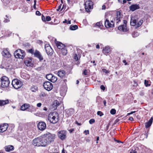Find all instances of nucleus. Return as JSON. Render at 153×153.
I'll return each mask as SVG.
<instances>
[{
  "mask_svg": "<svg viewBox=\"0 0 153 153\" xmlns=\"http://www.w3.org/2000/svg\"><path fill=\"white\" fill-rule=\"evenodd\" d=\"M37 127L39 130L41 131H43L46 128V124L44 122H40L38 123Z\"/></svg>",
  "mask_w": 153,
  "mask_h": 153,
  "instance_id": "nucleus-12",
  "label": "nucleus"
},
{
  "mask_svg": "<svg viewBox=\"0 0 153 153\" xmlns=\"http://www.w3.org/2000/svg\"><path fill=\"white\" fill-rule=\"evenodd\" d=\"M110 23L109 20L106 19L105 22V27L107 28L113 27L114 26V23L113 21H111Z\"/></svg>",
  "mask_w": 153,
  "mask_h": 153,
  "instance_id": "nucleus-15",
  "label": "nucleus"
},
{
  "mask_svg": "<svg viewBox=\"0 0 153 153\" xmlns=\"http://www.w3.org/2000/svg\"><path fill=\"white\" fill-rule=\"evenodd\" d=\"M111 51V49L108 46H106L103 49L102 51V52L105 54H106L109 52H110Z\"/></svg>",
  "mask_w": 153,
  "mask_h": 153,
  "instance_id": "nucleus-23",
  "label": "nucleus"
},
{
  "mask_svg": "<svg viewBox=\"0 0 153 153\" xmlns=\"http://www.w3.org/2000/svg\"><path fill=\"white\" fill-rule=\"evenodd\" d=\"M42 105V104L41 103H39L37 104V106L38 107H40Z\"/></svg>",
  "mask_w": 153,
  "mask_h": 153,
  "instance_id": "nucleus-52",
  "label": "nucleus"
},
{
  "mask_svg": "<svg viewBox=\"0 0 153 153\" xmlns=\"http://www.w3.org/2000/svg\"><path fill=\"white\" fill-rule=\"evenodd\" d=\"M46 95L45 94L44 92H41L40 94V96L41 97H44L46 96Z\"/></svg>",
  "mask_w": 153,
  "mask_h": 153,
  "instance_id": "nucleus-45",
  "label": "nucleus"
},
{
  "mask_svg": "<svg viewBox=\"0 0 153 153\" xmlns=\"http://www.w3.org/2000/svg\"><path fill=\"white\" fill-rule=\"evenodd\" d=\"M102 23L100 22L97 23L96 24V26L98 27L99 28L101 27V25Z\"/></svg>",
  "mask_w": 153,
  "mask_h": 153,
  "instance_id": "nucleus-42",
  "label": "nucleus"
},
{
  "mask_svg": "<svg viewBox=\"0 0 153 153\" xmlns=\"http://www.w3.org/2000/svg\"><path fill=\"white\" fill-rule=\"evenodd\" d=\"M143 22L142 20H139L136 16H131L130 25L132 26H136L137 27H139L142 25Z\"/></svg>",
  "mask_w": 153,
  "mask_h": 153,
  "instance_id": "nucleus-3",
  "label": "nucleus"
},
{
  "mask_svg": "<svg viewBox=\"0 0 153 153\" xmlns=\"http://www.w3.org/2000/svg\"><path fill=\"white\" fill-rule=\"evenodd\" d=\"M51 20V17L49 16H47L46 17V21H49Z\"/></svg>",
  "mask_w": 153,
  "mask_h": 153,
  "instance_id": "nucleus-40",
  "label": "nucleus"
},
{
  "mask_svg": "<svg viewBox=\"0 0 153 153\" xmlns=\"http://www.w3.org/2000/svg\"><path fill=\"white\" fill-rule=\"evenodd\" d=\"M61 53L63 55H66L67 53V51L66 48L65 47L61 49Z\"/></svg>",
  "mask_w": 153,
  "mask_h": 153,
  "instance_id": "nucleus-28",
  "label": "nucleus"
},
{
  "mask_svg": "<svg viewBox=\"0 0 153 153\" xmlns=\"http://www.w3.org/2000/svg\"><path fill=\"white\" fill-rule=\"evenodd\" d=\"M42 20L44 22L46 21V19H45V17L43 15H42Z\"/></svg>",
  "mask_w": 153,
  "mask_h": 153,
  "instance_id": "nucleus-49",
  "label": "nucleus"
},
{
  "mask_svg": "<svg viewBox=\"0 0 153 153\" xmlns=\"http://www.w3.org/2000/svg\"><path fill=\"white\" fill-rule=\"evenodd\" d=\"M133 37H136L139 35L138 33L137 32H134L132 34Z\"/></svg>",
  "mask_w": 153,
  "mask_h": 153,
  "instance_id": "nucleus-36",
  "label": "nucleus"
},
{
  "mask_svg": "<svg viewBox=\"0 0 153 153\" xmlns=\"http://www.w3.org/2000/svg\"><path fill=\"white\" fill-rule=\"evenodd\" d=\"M130 9L133 11L140 8L139 5L137 4H132L129 7Z\"/></svg>",
  "mask_w": 153,
  "mask_h": 153,
  "instance_id": "nucleus-21",
  "label": "nucleus"
},
{
  "mask_svg": "<svg viewBox=\"0 0 153 153\" xmlns=\"http://www.w3.org/2000/svg\"><path fill=\"white\" fill-rule=\"evenodd\" d=\"M116 113V110L114 109H112L110 111V113L112 114H114Z\"/></svg>",
  "mask_w": 153,
  "mask_h": 153,
  "instance_id": "nucleus-37",
  "label": "nucleus"
},
{
  "mask_svg": "<svg viewBox=\"0 0 153 153\" xmlns=\"http://www.w3.org/2000/svg\"><path fill=\"white\" fill-rule=\"evenodd\" d=\"M29 106V104H24L21 106V110L22 111H25L26 109H27Z\"/></svg>",
  "mask_w": 153,
  "mask_h": 153,
  "instance_id": "nucleus-26",
  "label": "nucleus"
},
{
  "mask_svg": "<svg viewBox=\"0 0 153 153\" xmlns=\"http://www.w3.org/2000/svg\"><path fill=\"white\" fill-rule=\"evenodd\" d=\"M123 15L121 14V13L120 11H117L116 12V17H115V20H116L117 23L120 21V19L122 18Z\"/></svg>",
  "mask_w": 153,
  "mask_h": 153,
  "instance_id": "nucleus-16",
  "label": "nucleus"
},
{
  "mask_svg": "<svg viewBox=\"0 0 153 153\" xmlns=\"http://www.w3.org/2000/svg\"><path fill=\"white\" fill-rule=\"evenodd\" d=\"M74 59L76 60L77 61L78 59V58L77 56V55L76 54H75L74 56Z\"/></svg>",
  "mask_w": 153,
  "mask_h": 153,
  "instance_id": "nucleus-47",
  "label": "nucleus"
},
{
  "mask_svg": "<svg viewBox=\"0 0 153 153\" xmlns=\"http://www.w3.org/2000/svg\"><path fill=\"white\" fill-rule=\"evenodd\" d=\"M47 109H48L46 107H44L43 108V110L44 111H46L47 110Z\"/></svg>",
  "mask_w": 153,
  "mask_h": 153,
  "instance_id": "nucleus-61",
  "label": "nucleus"
},
{
  "mask_svg": "<svg viewBox=\"0 0 153 153\" xmlns=\"http://www.w3.org/2000/svg\"><path fill=\"white\" fill-rule=\"evenodd\" d=\"M134 82L135 85H136V86H137V83L134 80Z\"/></svg>",
  "mask_w": 153,
  "mask_h": 153,
  "instance_id": "nucleus-60",
  "label": "nucleus"
},
{
  "mask_svg": "<svg viewBox=\"0 0 153 153\" xmlns=\"http://www.w3.org/2000/svg\"><path fill=\"white\" fill-rule=\"evenodd\" d=\"M149 81L146 80H145L144 81V84L145 86L146 87H147L148 86H149L150 85H149Z\"/></svg>",
  "mask_w": 153,
  "mask_h": 153,
  "instance_id": "nucleus-41",
  "label": "nucleus"
},
{
  "mask_svg": "<svg viewBox=\"0 0 153 153\" xmlns=\"http://www.w3.org/2000/svg\"><path fill=\"white\" fill-rule=\"evenodd\" d=\"M56 44L58 49H61L65 47V45L60 42H57Z\"/></svg>",
  "mask_w": 153,
  "mask_h": 153,
  "instance_id": "nucleus-24",
  "label": "nucleus"
},
{
  "mask_svg": "<svg viewBox=\"0 0 153 153\" xmlns=\"http://www.w3.org/2000/svg\"><path fill=\"white\" fill-rule=\"evenodd\" d=\"M128 120L131 121H133L134 120V119L133 117H130L128 118Z\"/></svg>",
  "mask_w": 153,
  "mask_h": 153,
  "instance_id": "nucleus-53",
  "label": "nucleus"
},
{
  "mask_svg": "<svg viewBox=\"0 0 153 153\" xmlns=\"http://www.w3.org/2000/svg\"><path fill=\"white\" fill-rule=\"evenodd\" d=\"M57 77H55L53 75L51 79V81L53 82H54L57 80Z\"/></svg>",
  "mask_w": 153,
  "mask_h": 153,
  "instance_id": "nucleus-31",
  "label": "nucleus"
},
{
  "mask_svg": "<svg viewBox=\"0 0 153 153\" xmlns=\"http://www.w3.org/2000/svg\"><path fill=\"white\" fill-rule=\"evenodd\" d=\"M97 115H99L100 117L102 116L104 114L102 112L100 111H97Z\"/></svg>",
  "mask_w": 153,
  "mask_h": 153,
  "instance_id": "nucleus-38",
  "label": "nucleus"
},
{
  "mask_svg": "<svg viewBox=\"0 0 153 153\" xmlns=\"http://www.w3.org/2000/svg\"><path fill=\"white\" fill-rule=\"evenodd\" d=\"M38 88L36 86H33L31 88V91L33 92H35L37 91Z\"/></svg>",
  "mask_w": 153,
  "mask_h": 153,
  "instance_id": "nucleus-33",
  "label": "nucleus"
},
{
  "mask_svg": "<svg viewBox=\"0 0 153 153\" xmlns=\"http://www.w3.org/2000/svg\"><path fill=\"white\" fill-rule=\"evenodd\" d=\"M96 48L97 49H99L100 46L99 45H97L96 46Z\"/></svg>",
  "mask_w": 153,
  "mask_h": 153,
  "instance_id": "nucleus-62",
  "label": "nucleus"
},
{
  "mask_svg": "<svg viewBox=\"0 0 153 153\" xmlns=\"http://www.w3.org/2000/svg\"><path fill=\"white\" fill-rule=\"evenodd\" d=\"M28 111L31 112L36 111V109L33 106H31L28 108Z\"/></svg>",
  "mask_w": 153,
  "mask_h": 153,
  "instance_id": "nucleus-30",
  "label": "nucleus"
},
{
  "mask_svg": "<svg viewBox=\"0 0 153 153\" xmlns=\"http://www.w3.org/2000/svg\"><path fill=\"white\" fill-rule=\"evenodd\" d=\"M78 27L77 25H74L72 26H71L70 27V30H75L77 29Z\"/></svg>",
  "mask_w": 153,
  "mask_h": 153,
  "instance_id": "nucleus-34",
  "label": "nucleus"
},
{
  "mask_svg": "<svg viewBox=\"0 0 153 153\" xmlns=\"http://www.w3.org/2000/svg\"><path fill=\"white\" fill-rule=\"evenodd\" d=\"M102 71L104 72H105L106 74L108 73V71L105 69H102Z\"/></svg>",
  "mask_w": 153,
  "mask_h": 153,
  "instance_id": "nucleus-51",
  "label": "nucleus"
},
{
  "mask_svg": "<svg viewBox=\"0 0 153 153\" xmlns=\"http://www.w3.org/2000/svg\"><path fill=\"white\" fill-rule=\"evenodd\" d=\"M57 74L61 78H63L65 76L66 73L64 70H59L58 71Z\"/></svg>",
  "mask_w": 153,
  "mask_h": 153,
  "instance_id": "nucleus-19",
  "label": "nucleus"
},
{
  "mask_svg": "<svg viewBox=\"0 0 153 153\" xmlns=\"http://www.w3.org/2000/svg\"><path fill=\"white\" fill-rule=\"evenodd\" d=\"M93 2L91 0L86 1L85 3V8L86 11L88 12H90V9L93 8Z\"/></svg>",
  "mask_w": 153,
  "mask_h": 153,
  "instance_id": "nucleus-7",
  "label": "nucleus"
},
{
  "mask_svg": "<svg viewBox=\"0 0 153 153\" xmlns=\"http://www.w3.org/2000/svg\"><path fill=\"white\" fill-rule=\"evenodd\" d=\"M83 74L85 75H87L88 71L86 69H85L83 71Z\"/></svg>",
  "mask_w": 153,
  "mask_h": 153,
  "instance_id": "nucleus-44",
  "label": "nucleus"
},
{
  "mask_svg": "<svg viewBox=\"0 0 153 153\" xmlns=\"http://www.w3.org/2000/svg\"><path fill=\"white\" fill-rule=\"evenodd\" d=\"M59 115L56 112H51L48 115V119L52 123H56L59 121Z\"/></svg>",
  "mask_w": 153,
  "mask_h": 153,
  "instance_id": "nucleus-2",
  "label": "nucleus"
},
{
  "mask_svg": "<svg viewBox=\"0 0 153 153\" xmlns=\"http://www.w3.org/2000/svg\"><path fill=\"white\" fill-rule=\"evenodd\" d=\"M66 135V132L65 131H59L58 133V135L59 137L62 140L65 139Z\"/></svg>",
  "mask_w": 153,
  "mask_h": 153,
  "instance_id": "nucleus-11",
  "label": "nucleus"
},
{
  "mask_svg": "<svg viewBox=\"0 0 153 153\" xmlns=\"http://www.w3.org/2000/svg\"><path fill=\"white\" fill-rule=\"evenodd\" d=\"M76 123L78 125H81V124L80 123H78L77 121H76Z\"/></svg>",
  "mask_w": 153,
  "mask_h": 153,
  "instance_id": "nucleus-63",
  "label": "nucleus"
},
{
  "mask_svg": "<svg viewBox=\"0 0 153 153\" xmlns=\"http://www.w3.org/2000/svg\"><path fill=\"white\" fill-rule=\"evenodd\" d=\"M14 54L16 58L22 59H23L25 56V53L24 51L21 49L16 50L14 52Z\"/></svg>",
  "mask_w": 153,
  "mask_h": 153,
  "instance_id": "nucleus-5",
  "label": "nucleus"
},
{
  "mask_svg": "<svg viewBox=\"0 0 153 153\" xmlns=\"http://www.w3.org/2000/svg\"><path fill=\"white\" fill-rule=\"evenodd\" d=\"M1 87L2 88L7 87L10 83V81L8 77L4 76L1 78Z\"/></svg>",
  "mask_w": 153,
  "mask_h": 153,
  "instance_id": "nucleus-6",
  "label": "nucleus"
},
{
  "mask_svg": "<svg viewBox=\"0 0 153 153\" xmlns=\"http://www.w3.org/2000/svg\"><path fill=\"white\" fill-rule=\"evenodd\" d=\"M55 103L56 104V106H58L59 105V102L57 100L55 101Z\"/></svg>",
  "mask_w": 153,
  "mask_h": 153,
  "instance_id": "nucleus-54",
  "label": "nucleus"
},
{
  "mask_svg": "<svg viewBox=\"0 0 153 153\" xmlns=\"http://www.w3.org/2000/svg\"><path fill=\"white\" fill-rule=\"evenodd\" d=\"M74 131V129H70L69 130V131H70V132L71 133V132H72L73 131Z\"/></svg>",
  "mask_w": 153,
  "mask_h": 153,
  "instance_id": "nucleus-64",
  "label": "nucleus"
},
{
  "mask_svg": "<svg viewBox=\"0 0 153 153\" xmlns=\"http://www.w3.org/2000/svg\"><path fill=\"white\" fill-rule=\"evenodd\" d=\"M5 151L7 152H10L14 150V147L12 145L6 146L5 147Z\"/></svg>",
  "mask_w": 153,
  "mask_h": 153,
  "instance_id": "nucleus-25",
  "label": "nucleus"
},
{
  "mask_svg": "<svg viewBox=\"0 0 153 153\" xmlns=\"http://www.w3.org/2000/svg\"><path fill=\"white\" fill-rule=\"evenodd\" d=\"M3 56L9 58L10 57L11 54L7 50H4L2 52Z\"/></svg>",
  "mask_w": 153,
  "mask_h": 153,
  "instance_id": "nucleus-20",
  "label": "nucleus"
},
{
  "mask_svg": "<svg viewBox=\"0 0 153 153\" xmlns=\"http://www.w3.org/2000/svg\"><path fill=\"white\" fill-rule=\"evenodd\" d=\"M28 52L32 54H34V50L33 49H31L28 50Z\"/></svg>",
  "mask_w": 153,
  "mask_h": 153,
  "instance_id": "nucleus-39",
  "label": "nucleus"
},
{
  "mask_svg": "<svg viewBox=\"0 0 153 153\" xmlns=\"http://www.w3.org/2000/svg\"><path fill=\"white\" fill-rule=\"evenodd\" d=\"M12 84L14 88L17 89L20 88L22 85V82L17 79H14L13 80Z\"/></svg>",
  "mask_w": 153,
  "mask_h": 153,
  "instance_id": "nucleus-4",
  "label": "nucleus"
},
{
  "mask_svg": "<svg viewBox=\"0 0 153 153\" xmlns=\"http://www.w3.org/2000/svg\"><path fill=\"white\" fill-rule=\"evenodd\" d=\"M61 4L60 6H59L58 8L57 9V11H58L59 10L61 9Z\"/></svg>",
  "mask_w": 153,
  "mask_h": 153,
  "instance_id": "nucleus-57",
  "label": "nucleus"
},
{
  "mask_svg": "<svg viewBox=\"0 0 153 153\" xmlns=\"http://www.w3.org/2000/svg\"><path fill=\"white\" fill-rule=\"evenodd\" d=\"M25 63L27 66H32L33 65L32 59L30 58H27L25 61Z\"/></svg>",
  "mask_w": 153,
  "mask_h": 153,
  "instance_id": "nucleus-17",
  "label": "nucleus"
},
{
  "mask_svg": "<svg viewBox=\"0 0 153 153\" xmlns=\"http://www.w3.org/2000/svg\"><path fill=\"white\" fill-rule=\"evenodd\" d=\"M43 86L44 88L48 91L51 90L53 88L52 84L50 82L47 81L44 83Z\"/></svg>",
  "mask_w": 153,
  "mask_h": 153,
  "instance_id": "nucleus-9",
  "label": "nucleus"
},
{
  "mask_svg": "<svg viewBox=\"0 0 153 153\" xmlns=\"http://www.w3.org/2000/svg\"><path fill=\"white\" fill-rule=\"evenodd\" d=\"M55 135L49 134L41 136V146H45L53 141Z\"/></svg>",
  "mask_w": 153,
  "mask_h": 153,
  "instance_id": "nucleus-1",
  "label": "nucleus"
},
{
  "mask_svg": "<svg viewBox=\"0 0 153 153\" xmlns=\"http://www.w3.org/2000/svg\"><path fill=\"white\" fill-rule=\"evenodd\" d=\"M136 152H137L135 149H134V150L132 149L130 153H136Z\"/></svg>",
  "mask_w": 153,
  "mask_h": 153,
  "instance_id": "nucleus-48",
  "label": "nucleus"
},
{
  "mask_svg": "<svg viewBox=\"0 0 153 153\" xmlns=\"http://www.w3.org/2000/svg\"><path fill=\"white\" fill-rule=\"evenodd\" d=\"M153 122V117H152L149 120L145 123V126L146 128L149 127L151 125Z\"/></svg>",
  "mask_w": 153,
  "mask_h": 153,
  "instance_id": "nucleus-22",
  "label": "nucleus"
},
{
  "mask_svg": "<svg viewBox=\"0 0 153 153\" xmlns=\"http://www.w3.org/2000/svg\"><path fill=\"white\" fill-rule=\"evenodd\" d=\"M41 136L34 139L33 141V144L34 146H41Z\"/></svg>",
  "mask_w": 153,
  "mask_h": 153,
  "instance_id": "nucleus-10",
  "label": "nucleus"
},
{
  "mask_svg": "<svg viewBox=\"0 0 153 153\" xmlns=\"http://www.w3.org/2000/svg\"><path fill=\"white\" fill-rule=\"evenodd\" d=\"M123 21L124 25H122L119 26L118 27V29L119 30L123 32H126L128 31V29L127 28L126 25L127 21L126 20H124Z\"/></svg>",
  "mask_w": 153,
  "mask_h": 153,
  "instance_id": "nucleus-13",
  "label": "nucleus"
},
{
  "mask_svg": "<svg viewBox=\"0 0 153 153\" xmlns=\"http://www.w3.org/2000/svg\"><path fill=\"white\" fill-rule=\"evenodd\" d=\"M105 5H103L102 6V10H105Z\"/></svg>",
  "mask_w": 153,
  "mask_h": 153,
  "instance_id": "nucleus-58",
  "label": "nucleus"
},
{
  "mask_svg": "<svg viewBox=\"0 0 153 153\" xmlns=\"http://www.w3.org/2000/svg\"><path fill=\"white\" fill-rule=\"evenodd\" d=\"M45 49L46 53L48 55H52L53 50L49 44H46L45 46Z\"/></svg>",
  "mask_w": 153,
  "mask_h": 153,
  "instance_id": "nucleus-8",
  "label": "nucleus"
},
{
  "mask_svg": "<svg viewBox=\"0 0 153 153\" xmlns=\"http://www.w3.org/2000/svg\"><path fill=\"white\" fill-rule=\"evenodd\" d=\"M8 128L7 124L5 123L0 126V132H3L7 130Z\"/></svg>",
  "mask_w": 153,
  "mask_h": 153,
  "instance_id": "nucleus-18",
  "label": "nucleus"
},
{
  "mask_svg": "<svg viewBox=\"0 0 153 153\" xmlns=\"http://www.w3.org/2000/svg\"><path fill=\"white\" fill-rule=\"evenodd\" d=\"M100 88L103 91H104L105 89V88L104 85H101L100 86Z\"/></svg>",
  "mask_w": 153,
  "mask_h": 153,
  "instance_id": "nucleus-50",
  "label": "nucleus"
},
{
  "mask_svg": "<svg viewBox=\"0 0 153 153\" xmlns=\"http://www.w3.org/2000/svg\"><path fill=\"white\" fill-rule=\"evenodd\" d=\"M95 122V120L93 119H91L89 121V123L90 124H92Z\"/></svg>",
  "mask_w": 153,
  "mask_h": 153,
  "instance_id": "nucleus-43",
  "label": "nucleus"
},
{
  "mask_svg": "<svg viewBox=\"0 0 153 153\" xmlns=\"http://www.w3.org/2000/svg\"><path fill=\"white\" fill-rule=\"evenodd\" d=\"M149 131V130L148 129H146L145 130V133L144 134V135L145 136V137L146 138H147L148 137Z\"/></svg>",
  "mask_w": 153,
  "mask_h": 153,
  "instance_id": "nucleus-35",
  "label": "nucleus"
},
{
  "mask_svg": "<svg viewBox=\"0 0 153 153\" xmlns=\"http://www.w3.org/2000/svg\"><path fill=\"white\" fill-rule=\"evenodd\" d=\"M33 55L34 56L37 57L40 61L42 60L43 59V57L40 53L37 50H35Z\"/></svg>",
  "mask_w": 153,
  "mask_h": 153,
  "instance_id": "nucleus-14",
  "label": "nucleus"
},
{
  "mask_svg": "<svg viewBox=\"0 0 153 153\" xmlns=\"http://www.w3.org/2000/svg\"><path fill=\"white\" fill-rule=\"evenodd\" d=\"M53 75L51 74H48L46 75V78L47 79L50 81Z\"/></svg>",
  "mask_w": 153,
  "mask_h": 153,
  "instance_id": "nucleus-32",
  "label": "nucleus"
},
{
  "mask_svg": "<svg viewBox=\"0 0 153 153\" xmlns=\"http://www.w3.org/2000/svg\"><path fill=\"white\" fill-rule=\"evenodd\" d=\"M123 62L125 63V65H127V63L126 62V61L125 60H124L123 61Z\"/></svg>",
  "mask_w": 153,
  "mask_h": 153,
  "instance_id": "nucleus-56",
  "label": "nucleus"
},
{
  "mask_svg": "<svg viewBox=\"0 0 153 153\" xmlns=\"http://www.w3.org/2000/svg\"><path fill=\"white\" fill-rule=\"evenodd\" d=\"M9 21H9V19H6L4 20V22L5 23H6V22H9Z\"/></svg>",
  "mask_w": 153,
  "mask_h": 153,
  "instance_id": "nucleus-55",
  "label": "nucleus"
},
{
  "mask_svg": "<svg viewBox=\"0 0 153 153\" xmlns=\"http://www.w3.org/2000/svg\"><path fill=\"white\" fill-rule=\"evenodd\" d=\"M36 15L38 16H40L41 15V13L39 11H36Z\"/></svg>",
  "mask_w": 153,
  "mask_h": 153,
  "instance_id": "nucleus-46",
  "label": "nucleus"
},
{
  "mask_svg": "<svg viewBox=\"0 0 153 153\" xmlns=\"http://www.w3.org/2000/svg\"><path fill=\"white\" fill-rule=\"evenodd\" d=\"M103 103H104V105H105V106H106V101H105V100H104V101H103Z\"/></svg>",
  "mask_w": 153,
  "mask_h": 153,
  "instance_id": "nucleus-59",
  "label": "nucleus"
},
{
  "mask_svg": "<svg viewBox=\"0 0 153 153\" xmlns=\"http://www.w3.org/2000/svg\"><path fill=\"white\" fill-rule=\"evenodd\" d=\"M68 116H71L74 113V110L73 108H70L67 111Z\"/></svg>",
  "mask_w": 153,
  "mask_h": 153,
  "instance_id": "nucleus-29",
  "label": "nucleus"
},
{
  "mask_svg": "<svg viewBox=\"0 0 153 153\" xmlns=\"http://www.w3.org/2000/svg\"><path fill=\"white\" fill-rule=\"evenodd\" d=\"M9 100L7 99L5 100H0V106H2L6 105L9 103Z\"/></svg>",
  "mask_w": 153,
  "mask_h": 153,
  "instance_id": "nucleus-27",
  "label": "nucleus"
}]
</instances>
